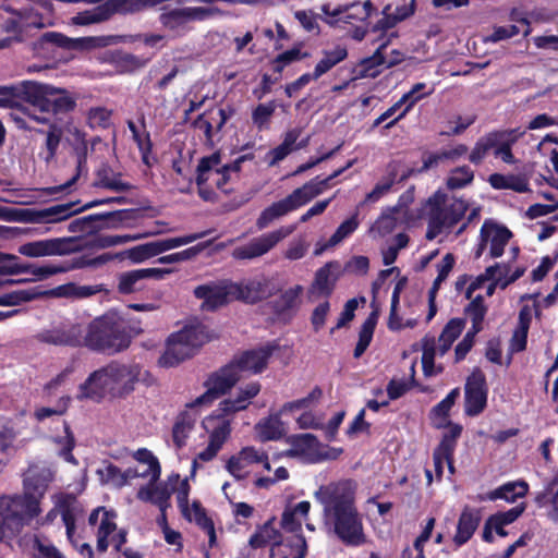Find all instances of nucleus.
I'll return each mask as SVG.
<instances>
[{"label": "nucleus", "instance_id": "864d4df0", "mask_svg": "<svg viewBox=\"0 0 558 558\" xmlns=\"http://www.w3.org/2000/svg\"><path fill=\"white\" fill-rule=\"evenodd\" d=\"M462 433V426L449 423V430L444 434L440 444L436 448L437 454L452 457L456 448L457 439Z\"/></svg>", "mask_w": 558, "mask_h": 558}, {"label": "nucleus", "instance_id": "c9c22d12", "mask_svg": "<svg viewBox=\"0 0 558 558\" xmlns=\"http://www.w3.org/2000/svg\"><path fill=\"white\" fill-rule=\"evenodd\" d=\"M347 57L348 50L343 46H336L331 50H324L323 58L317 62L312 73L314 81L318 80L324 74L329 72L333 66L345 60Z\"/></svg>", "mask_w": 558, "mask_h": 558}, {"label": "nucleus", "instance_id": "f03ea898", "mask_svg": "<svg viewBox=\"0 0 558 558\" xmlns=\"http://www.w3.org/2000/svg\"><path fill=\"white\" fill-rule=\"evenodd\" d=\"M315 497L324 506L326 521L333 524L336 534L343 543L356 546L365 542L362 521L348 482L320 486Z\"/></svg>", "mask_w": 558, "mask_h": 558}, {"label": "nucleus", "instance_id": "f704fd0d", "mask_svg": "<svg viewBox=\"0 0 558 558\" xmlns=\"http://www.w3.org/2000/svg\"><path fill=\"white\" fill-rule=\"evenodd\" d=\"M196 418L189 412H181L172 426V442L180 450L186 445V440L194 428Z\"/></svg>", "mask_w": 558, "mask_h": 558}, {"label": "nucleus", "instance_id": "a19ab883", "mask_svg": "<svg viewBox=\"0 0 558 558\" xmlns=\"http://www.w3.org/2000/svg\"><path fill=\"white\" fill-rule=\"evenodd\" d=\"M465 413L476 416L482 413L487 403V391L484 386H465Z\"/></svg>", "mask_w": 558, "mask_h": 558}, {"label": "nucleus", "instance_id": "6e6552de", "mask_svg": "<svg viewBox=\"0 0 558 558\" xmlns=\"http://www.w3.org/2000/svg\"><path fill=\"white\" fill-rule=\"evenodd\" d=\"M138 217V209H118L107 213L90 214L73 220L69 230L71 232H85L87 228L92 229H118L123 226L125 221L134 220Z\"/></svg>", "mask_w": 558, "mask_h": 558}, {"label": "nucleus", "instance_id": "603ef678", "mask_svg": "<svg viewBox=\"0 0 558 558\" xmlns=\"http://www.w3.org/2000/svg\"><path fill=\"white\" fill-rule=\"evenodd\" d=\"M159 22L165 28L169 31H178L180 28H183L189 23L184 8L165 10L159 15Z\"/></svg>", "mask_w": 558, "mask_h": 558}, {"label": "nucleus", "instance_id": "6e6d98bb", "mask_svg": "<svg viewBox=\"0 0 558 558\" xmlns=\"http://www.w3.org/2000/svg\"><path fill=\"white\" fill-rule=\"evenodd\" d=\"M274 519L267 521L255 534L250 538V546L253 548H260L266 546L271 541H277L280 536L278 530L272 526Z\"/></svg>", "mask_w": 558, "mask_h": 558}, {"label": "nucleus", "instance_id": "6ab92c4d", "mask_svg": "<svg viewBox=\"0 0 558 558\" xmlns=\"http://www.w3.org/2000/svg\"><path fill=\"white\" fill-rule=\"evenodd\" d=\"M221 162V154L219 150L209 156L202 157L196 168V184L198 187V195L205 202H216L217 194L211 189L206 186L209 179L208 173Z\"/></svg>", "mask_w": 558, "mask_h": 558}, {"label": "nucleus", "instance_id": "dca6fc26", "mask_svg": "<svg viewBox=\"0 0 558 558\" xmlns=\"http://www.w3.org/2000/svg\"><path fill=\"white\" fill-rule=\"evenodd\" d=\"M53 477L54 472L50 468L40 464L29 465L24 473L23 496L34 498L39 507L40 499L44 497Z\"/></svg>", "mask_w": 558, "mask_h": 558}, {"label": "nucleus", "instance_id": "aec40b11", "mask_svg": "<svg viewBox=\"0 0 558 558\" xmlns=\"http://www.w3.org/2000/svg\"><path fill=\"white\" fill-rule=\"evenodd\" d=\"M75 205L76 203L70 202L44 209H25L23 211L24 220L32 223L62 221L72 216L71 207Z\"/></svg>", "mask_w": 558, "mask_h": 558}, {"label": "nucleus", "instance_id": "bf43d9fd", "mask_svg": "<svg viewBox=\"0 0 558 558\" xmlns=\"http://www.w3.org/2000/svg\"><path fill=\"white\" fill-rule=\"evenodd\" d=\"M40 43L50 44L66 50H73L81 47V39L70 38L58 32H47L43 34L40 37Z\"/></svg>", "mask_w": 558, "mask_h": 558}, {"label": "nucleus", "instance_id": "f3484780", "mask_svg": "<svg viewBox=\"0 0 558 558\" xmlns=\"http://www.w3.org/2000/svg\"><path fill=\"white\" fill-rule=\"evenodd\" d=\"M323 12L331 16H341L347 23L353 24L354 21L365 23L376 9L371 0L365 2H353L345 5L330 8V4H324Z\"/></svg>", "mask_w": 558, "mask_h": 558}, {"label": "nucleus", "instance_id": "c756f323", "mask_svg": "<svg viewBox=\"0 0 558 558\" xmlns=\"http://www.w3.org/2000/svg\"><path fill=\"white\" fill-rule=\"evenodd\" d=\"M483 225L488 226L487 243H490L489 256L492 258H498L504 254L505 246L511 239L512 233L507 227L499 226L492 220H485Z\"/></svg>", "mask_w": 558, "mask_h": 558}, {"label": "nucleus", "instance_id": "9d476101", "mask_svg": "<svg viewBox=\"0 0 558 558\" xmlns=\"http://www.w3.org/2000/svg\"><path fill=\"white\" fill-rule=\"evenodd\" d=\"M524 134L525 131L520 128L488 132L477 140L469 155V160L473 165H480L490 150H498L506 143L518 142Z\"/></svg>", "mask_w": 558, "mask_h": 558}, {"label": "nucleus", "instance_id": "e433bc0d", "mask_svg": "<svg viewBox=\"0 0 558 558\" xmlns=\"http://www.w3.org/2000/svg\"><path fill=\"white\" fill-rule=\"evenodd\" d=\"M303 292V287L294 286L282 292L276 300L271 302V308L278 317L290 315L296 307L298 300Z\"/></svg>", "mask_w": 558, "mask_h": 558}, {"label": "nucleus", "instance_id": "412c9836", "mask_svg": "<svg viewBox=\"0 0 558 558\" xmlns=\"http://www.w3.org/2000/svg\"><path fill=\"white\" fill-rule=\"evenodd\" d=\"M194 355L193 349L183 339L175 337L174 332L169 336L166 350L159 357L158 364L162 367H173Z\"/></svg>", "mask_w": 558, "mask_h": 558}, {"label": "nucleus", "instance_id": "8fccbe9b", "mask_svg": "<svg viewBox=\"0 0 558 558\" xmlns=\"http://www.w3.org/2000/svg\"><path fill=\"white\" fill-rule=\"evenodd\" d=\"M111 253H104L96 257H89L88 255H80L73 257L70 262L62 263V268H66V272L73 269H82L86 267H98L111 262Z\"/></svg>", "mask_w": 558, "mask_h": 558}, {"label": "nucleus", "instance_id": "cd10ccee", "mask_svg": "<svg viewBox=\"0 0 558 558\" xmlns=\"http://www.w3.org/2000/svg\"><path fill=\"white\" fill-rule=\"evenodd\" d=\"M386 43L381 44L371 57L362 59L352 69L351 81H356L365 77L375 78L376 76H378L380 73L378 66L385 63V56L383 54V50L386 48Z\"/></svg>", "mask_w": 558, "mask_h": 558}, {"label": "nucleus", "instance_id": "20e7f679", "mask_svg": "<svg viewBox=\"0 0 558 558\" xmlns=\"http://www.w3.org/2000/svg\"><path fill=\"white\" fill-rule=\"evenodd\" d=\"M279 345L276 342L247 350L234 357L230 363L211 373L204 384H238L243 373H262L269 357Z\"/></svg>", "mask_w": 558, "mask_h": 558}, {"label": "nucleus", "instance_id": "f257e3e1", "mask_svg": "<svg viewBox=\"0 0 558 558\" xmlns=\"http://www.w3.org/2000/svg\"><path fill=\"white\" fill-rule=\"evenodd\" d=\"M38 339L54 345L85 344L92 350L112 354L126 350L131 344L132 336L124 319L114 312H108L90 322L85 336L82 326L73 324L45 330L38 335Z\"/></svg>", "mask_w": 558, "mask_h": 558}, {"label": "nucleus", "instance_id": "1a4fd4ad", "mask_svg": "<svg viewBox=\"0 0 558 558\" xmlns=\"http://www.w3.org/2000/svg\"><path fill=\"white\" fill-rule=\"evenodd\" d=\"M238 291V283L225 280L219 283L209 282L197 286L193 293L196 299L203 300L202 310L214 312L231 300H236Z\"/></svg>", "mask_w": 558, "mask_h": 558}, {"label": "nucleus", "instance_id": "e2e57ef3", "mask_svg": "<svg viewBox=\"0 0 558 558\" xmlns=\"http://www.w3.org/2000/svg\"><path fill=\"white\" fill-rule=\"evenodd\" d=\"M112 110L106 107H92L87 111V122L92 129H107L111 123Z\"/></svg>", "mask_w": 558, "mask_h": 558}, {"label": "nucleus", "instance_id": "de8ad7c7", "mask_svg": "<svg viewBox=\"0 0 558 558\" xmlns=\"http://www.w3.org/2000/svg\"><path fill=\"white\" fill-rule=\"evenodd\" d=\"M398 171L397 163L391 162L388 165L387 175L378 182L374 189L366 195V201L375 203L387 194L397 180Z\"/></svg>", "mask_w": 558, "mask_h": 558}, {"label": "nucleus", "instance_id": "58836bf2", "mask_svg": "<svg viewBox=\"0 0 558 558\" xmlns=\"http://www.w3.org/2000/svg\"><path fill=\"white\" fill-rule=\"evenodd\" d=\"M301 133L302 130L299 128L286 132L282 143L267 153L268 165L275 166L292 153Z\"/></svg>", "mask_w": 558, "mask_h": 558}, {"label": "nucleus", "instance_id": "a18cd8bd", "mask_svg": "<svg viewBox=\"0 0 558 558\" xmlns=\"http://www.w3.org/2000/svg\"><path fill=\"white\" fill-rule=\"evenodd\" d=\"M303 46V43L295 44L291 49L286 50L281 53H279L275 59L271 61L272 71L279 76L281 75L284 68L295 61L303 60L310 56L308 52H302L301 48Z\"/></svg>", "mask_w": 558, "mask_h": 558}, {"label": "nucleus", "instance_id": "72a5a7b5", "mask_svg": "<svg viewBox=\"0 0 558 558\" xmlns=\"http://www.w3.org/2000/svg\"><path fill=\"white\" fill-rule=\"evenodd\" d=\"M488 183L495 190H512L517 193H526L530 191L529 181L517 174L492 173L488 177Z\"/></svg>", "mask_w": 558, "mask_h": 558}, {"label": "nucleus", "instance_id": "423d86ee", "mask_svg": "<svg viewBox=\"0 0 558 558\" xmlns=\"http://www.w3.org/2000/svg\"><path fill=\"white\" fill-rule=\"evenodd\" d=\"M24 101L37 108L41 113L52 116L69 113L76 107L75 97L65 88L33 81H26Z\"/></svg>", "mask_w": 558, "mask_h": 558}, {"label": "nucleus", "instance_id": "c03bdc74", "mask_svg": "<svg viewBox=\"0 0 558 558\" xmlns=\"http://www.w3.org/2000/svg\"><path fill=\"white\" fill-rule=\"evenodd\" d=\"M527 493V484L523 481L508 483L497 489L489 492L486 496L489 500L505 499L507 501H514L518 497H523Z\"/></svg>", "mask_w": 558, "mask_h": 558}, {"label": "nucleus", "instance_id": "a878e982", "mask_svg": "<svg viewBox=\"0 0 558 558\" xmlns=\"http://www.w3.org/2000/svg\"><path fill=\"white\" fill-rule=\"evenodd\" d=\"M239 291L236 300L244 301L250 304L260 302L272 294L270 283L267 279L250 280L245 284L238 283Z\"/></svg>", "mask_w": 558, "mask_h": 558}, {"label": "nucleus", "instance_id": "c85d7f7f", "mask_svg": "<svg viewBox=\"0 0 558 558\" xmlns=\"http://www.w3.org/2000/svg\"><path fill=\"white\" fill-rule=\"evenodd\" d=\"M372 312L365 319V322L362 324L360 332H359V340L355 345L353 356L355 359L361 357L364 352L367 350L372 339L373 335L378 322L379 317V305L375 303L374 301L371 302Z\"/></svg>", "mask_w": 558, "mask_h": 558}, {"label": "nucleus", "instance_id": "7ed1b4c3", "mask_svg": "<svg viewBox=\"0 0 558 558\" xmlns=\"http://www.w3.org/2000/svg\"><path fill=\"white\" fill-rule=\"evenodd\" d=\"M351 166L352 162H348L347 166L336 170L323 180H319V177H316L303 184L301 187L295 189L287 197L272 203L270 206L266 207L258 216L256 220V228L258 230H263L276 219H279L289 213L306 205L313 198L322 194L330 181L339 177Z\"/></svg>", "mask_w": 558, "mask_h": 558}, {"label": "nucleus", "instance_id": "09e8293b", "mask_svg": "<svg viewBox=\"0 0 558 558\" xmlns=\"http://www.w3.org/2000/svg\"><path fill=\"white\" fill-rule=\"evenodd\" d=\"M19 270L24 271L23 274H29L34 276V280H45L53 275L66 272V268H62L61 264L54 263H47L44 265L25 263L24 268Z\"/></svg>", "mask_w": 558, "mask_h": 558}, {"label": "nucleus", "instance_id": "338daca9", "mask_svg": "<svg viewBox=\"0 0 558 558\" xmlns=\"http://www.w3.org/2000/svg\"><path fill=\"white\" fill-rule=\"evenodd\" d=\"M62 137V130L58 128L56 124H51L49 131L46 136V157L45 160L49 162L52 160L57 154L58 147L60 145Z\"/></svg>", "mask_w": 558, "mask_h": 558}, {"label": "nucleus", "instance_id": "680f3d73", "mask_svg": "<svg viewBox=\"0 0 558 558\" xmlns=\"http://www.w3.org/2000/svg\"><path fill=\"white\" fill-rule=\"evenodd\" d=\"M275 100H270L267 104L257 105L252 111V121L259 129L266 128L270 121V118L276 111Z\"/></svg>", "mask_w": 558, "mask_h": 558}, {"label": "nucleus", "instance_id": "39448f33", "mask_svg": "<svg viewBox=\"0 0 558 558\" xmlns=\"http://www.w3.org/2000/svg\"><path fill=\"white\" fill-rule=\"evenodd\" d=\"M40 513L34 498L23 495L0 498V541H9L21 533L23 527Z\"/></svg>", "mask_w": 558, "mask_h": 558}, {"label": "nucleus", "instance_id": "a211bd4d", "mask_svg": "<svg viewBox=\"0 0 558 558\" xmlns=\"http://www.w3.org/2000/svg\"><path fill=\"white\" fill-rule=\"evenodd\" d=\"M288 233V231L279 229L253 239L238 251L236 256L243 259L259 257L275 247Z\"/></svg>", "mask_w": 558, "mask_h": 558}, {"label": "nucleus", "instance_id": "0eeeda50", "mask_svg": "<svg viewBox=\"0 0 558 558\" xmlns=\"http://www.w3.org/2000/svg\"><path fill=\"white\" fill-rule=\"evenodd\" d=\"M465 327V320L463 318H451L444 327L438 338V347H436V338L426 333L420 343L422 350V367L426 376L437 374L435 369V355L438 352L440 356L445 355L459 338ZM413 350H418V344L413 345Z\"/></svg>", "mask_w": 558, "mask_h": 558}, {"label": "nucleus", "instance_id": "3c124183", "mask_svg": "<svg viewBox=\"0 0 558 558\" xmlns=\"http://www.w3.org/2000/svg\"><path fill=\"white\" fill-rule=\"evenodd\" d=\"M465 314L470 316L472 326L475 331L483 330V323L487 313V307L482 295H476L465 307Z\"/></svg>", "mask_w": 558, "mask_h": 558}, {"label": "nucleus", "instance_id": "5701e85b", "mask_svg": "<svg viewBox=\"0 0 558 558\" xmlns=\"http://www.w3.org/2000/svg\"><path fill=\"white\" fill-rule=\"evenodd\" d=\"M230 432L231 429L229 423L223 422L210 433L208 446L203 451H201L193 461L192 476L195 474L197 461L201 460L208 462L213 460L221 449L222 445L229 438Z\"/></svg>", "mask_w": 558, "mask_h": 558}, {"label": "nucleus", "instance_id": "37998d69", "mask_svg": "<svg viewBox=\"0 0 558 558\" xmlns=\"http://www.w3.org/2000/svg\"><path fill=\"white\" fill-rule=\"evenodd\" d=\"M259 386H250L245 390H241L235 398L225 399L220 405L225 413H234L247 408L250 400L257 396Z\"/></svg>", "mask_w": 558, "mask_h": 558}, {"label": "nucleus", "instance_id": "2eb2a0df", "mask_svg": "<svg viewBox=\"0 0 558 558\" xmlns=\"http://www.w3.org/2000/svg\"><path fill=\"white\" fill-rule=\"evenodd\" d=\"M233 112L232 108H228V110L225 108L209 109L198 114L191 125L204 134V144L213 148L215 146L214 133L223 129Z\"/></svg>", "mask_w": 558, "mask_h": 558}, {"label": "nucleus", "instance_id": "bb28decb", "mask_svg": "<svg viewBox=\"0 0 558 558\" xmlns=\"http://www.w3.org/2000/svg\"><path fill=\"white\" fill-rule=\"evenodd\" d=\"M336 266L333 263H327L323 267L316 270L315 278L308 289V298L324 296L328 299L333 290L336 278H331V268Z\"/></svg>", "mask_w": 558, "mask_h": 558}, {"label": "nucleus", "instance_id": "69168bd1", "mask_svg": "<svg viewBox=\"0 0 558 558\" xmlns=\"http://www.w3.org/2000/svg\"><path fill=\"white\" fill-rule=\"evenodd\" d=\"M359 227L356 215L351 216L340 223L335 233L330 236L331 245L340 243L342 240L351 235Z\"/></svg>", "mask_w": 558, "mask_h": 558}, {"label": "nucleus", "instance_id": "2f4dec72", "mask_svg": "<svg viewBox=\"0 0 558 558\" xmlns=\"http://www.w3.org/2000/svg\"><path fill=\"white\" fill-rule=\"evenodd\" d=\"M287 442L291 446L286 454L291 458L311 457L317 452L319 441L313 434L291 435L287 438Z\"/></svg>", "mask_w": 558, "mask_h": 558}, {"label": "nucleus", "instance_id": "393cba45", "mask_svg": "<svg viewBox=\"0 0 558 558\" xmlns=\"http://www.w3.org/2000/svg\"><path fill=\"white\" fill-rule=\"evenodd\" d=\"M426 88L425 83H415L411 89L404 93L399 99V104H403L404 108L400 111V113L385 124L384 129L389 130L395 126L400 120H402L412 109L413 107L423 98L428 97L434 93V88H429V90L424 92Z\"/></svg>", "mask_w": 558, "mask_h": 558}, {"label": "nucleus", "instance_id": "4be33fe9", "mask_svg": "<svg viewBox=\"0 0 558 558\" xmlns=\"http://www.w3.org/2000/svg\"><path fill=\"white\" fill-rule=\"evenodd\" d=\"M122 173L116 172L108 163H101L95 171L94 187L105 189L113 192H128L134 186L121 180Z\"/></svg>", "mask_w": 558, "mask_h": 558}, {"label": "nucleus", "instance_id": "4c0bfd02", "mask_svg": "<svg viewBox=\"0 0 558 558\" xmlns=\"http://www.w3.org/2000/svg\"><path fill=\"white\" fill-rule=\"evenodd\" d=\"M427 220L435 223V227L441 226L449 229V219L446 210V194L436 192L427 201Z\"/></svg>", "mask_w": 558, "mask_h": 558}, {"label": "nucleus", "instance_id": "ea45409f", "mask_svg": "<svg viewBox=\"0 0 558 558\" xmlns=\"http://www.w3.org/2000/svg\"><path fill=\"white\" fill-rule=\"evenodd\" d=\"M175 337L183 339L189 344L193 352L210 340L207 327L203 324L189 325L175 332Z\"/></svg>", "mask_w": 558, "mask_h": 558}, {"label": "nucleus", "instance_id": "f8f14e48", "mask_svg": "<svg viewBox=\"0 0 558 558\" xmlns=\"http://www.w3.org/2000/svg\"><path fill=\"white\" fill-rule=\"evenodd\" d=\"M170 269L140 268L119 274L117 291L122 295L140 293L148 289L147 280H161Z\"/></svg>", "mask_w": 558, "mask_h": 558}, {"label": "nucleus", "instance_id": "ddd939ff", "mask_svg": "<svg viewBox=\"0 0 558 558\" xmlns=\"http://www.w3.org/2000/svg\"><path fill=\"white\" fill-rule=\"evenodd\" d=\"M140 367L111 362L94 371L84 384H137L140 381Z\"/></svg>", "mask_w": 558, "mask_h": 558}, {"label": "nucleus", "instance_id": "7c9ffc66", "mask_svg": "<svg viewBox=\"0 0 558 558\" xmlns=\"http://www.w3.org/2000/svg\"><path fill=\"white\" fill-rule=\"evenodd\" d=\"M480 521L481 517L476 510L464 507L458 521L457 533L453 537L454 543L458 546L465 544L476 531Z\"/></svg>", "mask_w": 558, "mask_h": 558}, {"label": "nucleus", "instance_id": "473e14b6", "mask_svg": "<svg viewBox=\"0 0 558 558\" xmlns=\"http://www.w3.org/2000/svg\"><path fill=\"white\" fill-rule=\"evenodd\" d=\"M105 290L104 284L80 286L69 282L52 289L50 293L58 298L86 299Z\"/></svg>", "mask_w": 558, "mask_h": 558}, {"label": "nucleus", "instance_id": "4d7b16f0", "mask_svg": "<svg viewBox=\"0 0 558 558\" xmlns=\"http://www.w3.org/2000/svg\"><path fill=\"white\" fill-rule=\"evenodd\" d=\"M111 257H112V260L129 259L133 264H141V263L151 258L147 243L140 244V245L133 246L131 248H128V250H124V251H121L118 253H111Z\"/></svg>", "mask_w": 558, "mask_h": 558}, {"label": "nucleus", "instance_id": "49530a36", "mask_svg": "<svg viewBox=\"0 0 558 558\" xmlns=\"http://www.w3.org/2000/svg\"><path fill=\"white\" fill-rule=\"evenodd\" d=\"M25 88L26 81L11 85H0V107L14 108L17 100L24 101Z\"/></svg>", "mask_w": 558, "mask_h": 558}, {"label": "nucleus", "instance_id": "774afa93", "mask_svg": "<svg viewBox=\"0 0 558 558\" xmlns=\"http://www.w3.org/2000/svg\"><path fill=\"white\" fill-rule=\"evenodd\" d=\"M149 59L135 56L133 53H124L118 60V65L124 72H135L144 68Z\"/></svg>", "mask_w": 558, "mask_h": 558}, {"label": "nucleus", "instance_id": "5fc2aeb1", "mask_svg": "<svg viewBox=\"0 0 558 558\" xmlns=\"http://www.w3.org/2000/svg\"><path fill=\"white\" fill-rule=\"evenodd\" d=\"M473 180V170L469 166H461L451 170L446 184L449 190H458L471 184Z\"/></svg>", "mask_w": 558, "mask_h": 558}, {"label": "nucleus", "instance_id": "4468645a", "mask_svg": "<svg viewBox=\"0 0 558 558\" xmlns=\"http://www.w3.org/2000/svg\"><path fill=\"white\" fill-rule=\"evenodd\" d=\"M77 251L75 238H54L27 242L19 247V253L27 257L66 255Z\"/></svg>", "mask_w": 558, "mask_h": 558}, {"label": "nucleus", "instance_id": "b1692460", "mask_svg": "<svg viewBox=\"0 0 558 558\" xmlns=\"http://www.w3.org/2000/svg\"><path fill=\"white\" fill-rule=\"evenodd\" d=\"M306 541L302 535H294L286 541H276L270 550V558H304Z\"/></svg>", "mask_w": 558, "mask_h": 558}, {"label": "nucleus", "instance_id": "052dcab7", "mask_svg": "<svg viewBox=\"0 0 558 558\" xmlns=\"http://www.w3.org/2000/svg\"><path fill=\"white\" fill-rule=\"evenodd\" d=\"M43 292L20 290L0 295V306H16L41 296Z\"/></svg>", "mask_w": 558, "mask_h": 558}, {"label": "nucleus", "instance_id": "79ce46f5", "mask_svg": "<svg viewBox=\"0 0 558 558\" xmlns=\"http://www.w3.org/2000/svg\"><path fill=\"white\" fill-rule=\"evenodd\" d=\"M279 416L278 413L256 424L255 430L260 441L277 440L284 435V426Z\"/></svg>", "mask_w": 558, "mask_h": 558}, {"label": "nucleus", "instance_id": "13d9d810", "mask_svg": "<svg viewBox=\"0 0 558 558\" xmlns=\"http://www.w3.org/2000/svg\"><path fill=\"white\" fill-rule=\"evenodd\" d=\"M322 396V390L318 387H316L305 398L284 403L280 409L279 414L281 415L287 412H294L308 409L313 407L315 403H317Z\"/></svg>", "mask_w": 558, "mask_h": 558}, {"label": "nucleus", "instance_id": "0e129e2a", "mask_svg": "<svg viewBox=\"0 0 558 558\" xmlns=\"http://www.w3.org/2000/svg\"><path fill=\"white\" fill-rule=\"evenodd\" d=\"M97 474L99 475L102 484H112L117 487H122L124 485L122 471L112 463H108L102 469H98Z\"/></svg>", "mask_w": 558, "mask_h": 558}, {"label": "nucleus", "instance_id": "9b49d317", "mask_svg": "<svg viewBox=\"0 0 558 558\" xmlns=\"http://www.w3.org/2000/svg\"><path fill=\"white\" fill-rule=\"evenodd\" d=\"M138 4L132 0H107L105 3L94 8L78 12L73 17L76 25H90L109 20L116 13H134L137 12Z\"/></svg>", "mask_w": 558, "mask_h": 558}]
</instances>
